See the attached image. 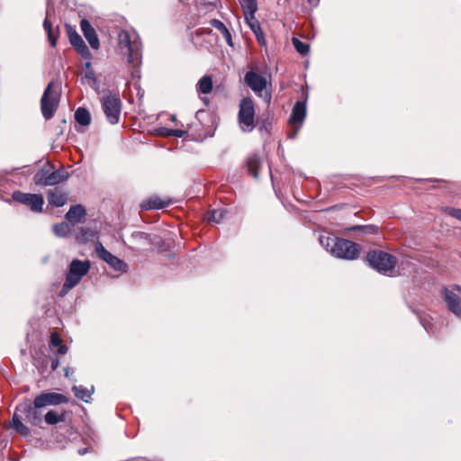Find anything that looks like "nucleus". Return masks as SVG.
<instances>
[{
    "label": "nucleus",
    "instance_id": "f257e3e1",
    "mask_svg": "<svg viewBox=\"0 0 461 461\" xmlns=\"http://www.w3.org/2000/svg\"><path fill=\"white\" fill-rule=\"evenodd\" d=\"M319 240L321 245L338 258L354 260L359 256V245L351 240L323 235L320 236Z\"/></svg>",
    "mask_w": 461,
    "mask_h": 461
},
{
    "label": "nucleus",
    "instance_id": "f03ea898",
    "mask_svg": "<svg viewBox=\"0 0 461 461\" xmlns=\"http://www.w3.org/2000/svg\"><path fill=\"white\" fill-rule=\"evenodd\" d=\"M118 41L121 51L127 56V62L132 68L131 76L140 77L139 67L142 59L141 43L136 38L131 39L126 31L120 32Z\"/></svg>",
    "mask_w": 461,
    "mask_h": 461
},
{
    "label": "nucleus",
    "instance_id": "7ed1b4c3",
    "mask_svg": "<svg viewBox=\"0 0 461 461\" xmlns=\"http://www.w3.org/2000/svg\"><path fill=\"white\" fill-rule=\"evenodd\" d=\"M91 263L89 260L73 259L68 267L65 282L59 291L60 297L66 296L69 291L76 287L82 278L89 272Z\"/></svg>",
    "mask_w": 461,
    "mask_h": 461
},
{
    "label": "nucleus",
    "instance_id": "20e7f679",
    "mask_svg": "<svg viewBox=\"0 0 461 461\" xmlns=\"http://www.w3.org/2000/svg\"><path fill=\"white\" fill-rule=\"evenodd\" d=\"M100 102L108 122L113 125L117 124L122 110V102L119 95L110 90L104 91L100 97Z\"/></svg>",
    "mask_w": 461,
    "mask_h": 461
},
{
    "label": "nucleus",
    "instance_id": "39448f33",
    "mask_svg": "<svg viewBox=\"0 0 461 461\" xmlns=\"http://www.w3.org/2000/svg\"><path fill=\"white\" fill-rule=\"evenodd\" d=\"M366 261L368 265L383 275L390 276V273L394 269L397 259L392 254L382 250H371L367 253Z\"/></svg>",
    "mask_w": 461,
    "mask_h": 461
},
{
    "label": "nucleus",
    "instance_id": "423d86ee",
    "mask_svg": "<svg viewBox=\"0 0 461 461\" xmlns=\"http://www.w3.org/2000/svg\"><path fill=\"white\" fill-rule=\"evenodd\" d=\"M69 175L67 171L54 170L51 164L46 163L33 176L34 183L37 185L47 186L55 185L66 181Z\"/></svg>",
    "mask_w": 461,
    "mask_h": 461
},
{
    "label": "nucleus",
    "instance_id": "0eeeda50",
    "mask_svg": "<svg viewBox=\"0 0 461 461\" xmlns=\"http://www.w3.org/2000/svg\"><path fill=\"white\" fill-rule=\"evenodd\" d=\"M238 121L243 132H250L255 128L254 103L249 97H245L240 101Z\"/></svg>",
    "mask_w": 461,
    "mask_h": 461
},
{
    "label": "nucleus",
    "instance_id": "6e6552de",
    "mask_svg": "<svg viewBox=\"0 0 461 461\" xmlns=\"http://www.w3.org/2000/svg\"><path fill=\"white\" fill-rule=\"evenodd\" d=\"M53 82L49 83L41 99V110L45 120H50L59 105V94L52 90Z\"/></svg>",
    "mask_w": 461,
    "mask_h": 461
},
{
    "label": "nucleus",
    "instance_id": "1a4fd4ad",
    "mask_svg": "<svg viewBox=\"0 0 461 461\" xmlns=\"http://www.w3.org/2000/svg\"><path fill=\"white\" fill-rule=\"evenodd\" d=\"M47 349L48 354L45 358L41 359V355H45V353L41 350L42 348H39V350L35 351L34 357V365L37 367L44 368L48 366L49 362L51 364V369L56 370L59 365V358L57 354L65 355L68 352V348H58L57 352L52 350V348H44Z\"/></svg>",
    "mask_w": 461,
    "mask_h": 461
},
{
    "label": "nucleus",
    "instance_id": "9d476101",
    "mask_svg": "<svg viewBox=\"0 0 461 461\" xmlns=\"http://www.w3.org/2000/svg\"><path fill=\"white\" fill-rule=\"evenodd\" d=\"M97 257L106 262L115 271L125 273L128 271V265L116 256L109 252L101 242L97 241L95 248Z\"/></svg>",
    "mask_w": 461,
    "mask_h": 461
},
{
    "label": "nucleus",
    "instance_id": "9b49d317",
    "mask_svg": "<svg viewBox=\"0 0 461 461\" xmlns=\"http://www.w3.org/2000/svg\"><path fill=\"white\" fill-rule=\"evenodd\" d=\"M41 407L36 406V401L32 403L26 400L16 407V411L24 415V419L32 425L38 426L41 422L42 413L40 411Z\"/></svg>",
    "mask_w": 461,
    "mask_h": 461
},
{
    "label": "nucleus",
    "instance_id": "f8f14e48",
    "mask_svg": "<svg viewBox=\"0 0 461 461\" xmlns=\"http://www.w3.org/2000/svg\"><path fill=\"white\" fill-rule=\"evenodd\" d=\"M13 199L22 204L27 205L33 212H40L42 211L44 199L41 194H25L16 191L13 194Z\"/></svg>",
    "mask_w": 461,
    "mask_h": 461
},
{
    "label": "nucleus",
    "instance_id": "ddd939ff",
    "mask_svg": "<svg viewBox=\"0 0 461 461\" xmlns=\"http://www.w3.org/2000/svg\"><path fill=\"white\" fill-rule=\"evenodd\" d=\"M34 400L36 401V406H41V408L68 402L67 396L54 392L41 393Z\"/></svg>",
    "mask_w": 461,
    "mask_h": 461
},
{
    "label": "nucleus",
    "instance_id": "4468645a",
    "mask_svg": "<svg viewBox=\"0 0 461 461\" xmlns=\"http://www.w3.org/2000/svg\"><path fill=\"white\" fill-rule=\"evenodd\" d=\"M442 296L449 312L461 319V298L454 291L442 289Z\"/></svg>",
    "mask_w": 461,
    "mask_h": 461
},
{
    "label": "nucleus",
    "instance_id": "2eb2a0df",
    "mask_svg": "<svg viewBox=\"0 0 461 461\" xmlns=\"http://www.w3.org/2000/svg\"><path fill=\"white\" fill-rule=\"evenodd\" d=\"M306 116V101H297L293 107L292 113L289 119L291 123H298L299 126L295 128L294 132L290 135V138H295L301 124L304 121Z\"/></svg>",
    "mask_w": 461,
    "mask_h": 461
},
{
    "label": "nucleus",
    "instance_id": "dca6fc26",
    "mask_svg": "<svg viewBox=\"0 0 461 461\" xmlns=\"http://www.w3.org/2000/svg\"><path fill=\"white\" fill-rule=\"evenodd\" d=\"M244 81L256 93L262 92L267 86L266 78L254 71H248L244 77Z\"/></svg>",
    "mask_w": 461,
    "mask_h": 461
},
{
    "label": "nucleus",
    "instance_id": "f3484780",
    "mask_svg": "<svg viewBox=\"0 0 461 461\" xmlns=\"http://www.w3.org/2000/svg\"><path fill=\"white\" fill-rule=\"evenodd\" d=\"M68 33L71 45L75 47L77 52L83 57H89V50L81 36L76 31H73L71 27H68Z\"/></svg>",
    "mask_w": 461,
    "mask_h": 461
},
{
    "label": "nucleus",
    "instance_id": "a211bd4d",
    "mask_svg": "<svg viewBox=\"0 0 461 461\" xmlns=\"http://www.w3.org/2000/svg\"><path fill=\"white\" fill-rule=\"evenodd\" d=\"M80 27L91 48L97 50L100 46L99 40L90 23L87 20L83 19L80 23Z\"/></svg>",
    "mask_w": 461,
    "mask_h": 461
},
{
    "label": "nucleus",
    "instance_id": "6ab92c4d",
    "mask_svg": "<svg viewBox=\"0 0 461 461\" xmlns=\"http://www.w3.org/2000/svg\"><path fill=\"white\" fill-rule=\"evenodd\" d=\"M47 199L50 205L61 207L68 201V194L59 189L50 190L47 193Z\"/></svg>",
    "mask_w": 461,
    "mask_h": 461
},
{
    "label": "nucleus",
    "instance_id": "aec40b11",
    "mask_svg": "<svg viewBox=\"0 0 461 461\" xmlns=\"http://www.w3.org/2000/svg\"><path fill=\"white\" fill-rule=\"evenodd\" d=\"M245 21H246V23L249 25V27L253 32V33L255 34L259 44L265 45L266 41L264 39L263 32H262L260 24H259L258 21L256 19V17L249 16V18H246Z\"/></svg>",
    "mask_w": 461,
    "mask_h": 461
},
{
    "label": "nucleus",
    "instance_id": "412c9836",
    "mask_svg": "<svg viewBox=\"0 0 461 461\" xmlns=\"http://www.w3.org/2000/svg\"><path fill=\"white\" fill-rule=\"evenodd\" d=\"M86 216V210L81 204L72 205L66 213L68 221L79 222Z\"/></svg>",
    "mask_w": 461,
    "mask_h": 461
},
{
    "label": "nucleus",
    "instance_id": "4be33fe9",
    "mask_svg": "<svg viewBox=\"0 0 461 461\" xmlns=\"http://www.w3.org/2000/svg\"><path fill=\"white\" fill-rule=\"evenodd\" d=\"M72 391L77 399L82 400L85 402H88L94 393V386H91V388L88 389L82 385H74L72 387Z\"/></svg>",
    "mask_w": 461,
    "mask_h": 461
},
{
    "label": "nucleus",
    "instance_id": "5701e85b",
    "mask_svg": "<svg viewBox=\"0 0 461 461\" xmlns=\"http://www.w3.org/2000/svg\"><path fill=\"white\" fill-rule=\"evenodd\" d=\"M240 4L245 19L249 18V16H255L258 11V3L256 0H240Z\"/></svg>",
    "mask_w": 461,
    "mask_h": 461
},
{
    "label": "nucleus",
    "instance_id": "b1692460",
    "mask_svg": "<svg viewBox=\"0 0 461 461\" xmlns=\"http://www.w3.org/2000/svg\"><path fill=\"white\" fill-rule=\"evenodd\" d=\"M210 24L222 33V36L229 46H233L231 34L222 22L217 19H212L211 20Z\"/></svg>",
    "mask_w": 461,
    "mask_h": 461
},
{
    "label": "nucleus",
    "instance_id": "393cba45",
    "mask_svg": "<svg viewBox=\"0 0 461 461\" xmlns=\"http://www.w3.org/2000/svg\"><path fill=\"white\" fill-rule=\"evenodd\" d=\"M262 164L261 158L258 155H252L249 158L247 166L249 173L255 177H258V169Z\"/></svg>",
    "mask_w": 461,
    "mask_h": 461
},
{
    "label": "nucleus",
    "instance_id": "a878e982",
    "mask_svg": "<svg viewBox=\"0 0 461 461\" xmlns=\"http://www.w3.org/2000/svg\"><path fill=\"white\" fill-rule=\"evenodd\" d=\"M167 205V203L160 200L158 197H151L144 201L140 207L143 210H153V209H162Z\"/></svg>",
    "mask_w": 461,
    "mask_h": 461
},
{
    "label": "nucleus",
    "instance_id": "bb28decb",
    "mask_svg": "<svg viewBox=\"0 0 461 461\" xmlns=\"http://www.w3.org/2000/svg\"><path fill=\"white\" fill-rule=\"evenodd\" d=\"M75 120L82 126H88L91 122V116L86 108L79 107L75 112Z\"/></svg>",
    "mask_w": 461,
    "mask_h": 461
},
{
    "label": "nucleus",
    "instance_id": "cd10ccee",
    "mask_svg": "<svg viewBox=\"0 0 461 461\" xmlns=\"http://www.w3.org/2000/svg\"><path fill=\"white\" fill-rule=\"evenodd\" d=\"M52 230L55 235L59 238L68 237L71 234L70 225L65 221L54 224Z\"/></svg>",
    "mask_w": 461,
    "mask_h": 461
},
{
    "label": "nucleus",
    "instance_id": "c85d7f7f",
    "mask_svg": "<svg viewBox=\"0 0 461 461\" xmlns=\"http://www.w3.org/2000/svg\"><path fill=\"white\" fill-rule=\"evenodd\" d=\"M95 237V232L90 228L81 227L77 234V240L79 242L85 243L92 240Z\"/></svg>",
    "mask_w": 461,
    "mask_h": 461
},
{
    "label": "nucleus",
    "instance_id": "c756f323",
    "mask_svg": "<svg viewBox=\"0 0 461 461\" xmlns=\"http://www.w3.org/2000/svg\"><path fill=\"white\" fill-rule=\"evenodd\" d=\"M11 427L23 436H26L30 432L29 429L21 421L16 413L13 417Z\"/></svg>",
    "mask_w": 461,
    "mask_h": 461
},
{
    "label": "nucleus",
    "instance_id": "7c9ffc66",
    "mask_svg": "<svg viewBox=\"0 0 461 461\" xmlns=\"http://www.w3.org/2000/svg\"><path fill=\"white\" fill-rule=\"evenodd\" d=\"M197 86H198L199 92H201L203 94H209L212 89V80L211 77H208V76L203 77L199 80Z\"/></svg>",
    "mask_w": 461,
    "mask_h": 461
},
{
    "label": "nucleus",
    "instance_id": "2f4dec72",
    "mask_svg": "<svg viewBox=\"0 0 461 461\" xmlns=\"http://www.w3.org/2000/svg\"><path fill=\"white\" fill-rule=\"evenodd\" d=\"M225 215V210L222 208L213 209L209 212L208 221L214 223H219Z\"/></svg>",
    "mask_w": 461,
    "mask_h": 461
},
{
    "label": "nucleus",
    "instance_id": "473e14b6",
    "mask_svg": "<svg viewBox=\"0 0 461 461\" xmlns=\"http://www.w3.org/2000/svg\"><path fill=\"white\" fill-rule=\"evenodd\" d=\"M43 27L48 33V38L50 41L51 46L55 47L57 44V37L55 35L54 30L52 29L51 23H50L47 17L43 22Z\"/></svg>",
    "mask_w": 461,
    "mask_h": 461
},
{
    "label": "nucleus",
    "instance_id": "72a5a7b5",
    "mask_svg": "<svg viewBox=\"0 0 461 461\" xmlns=\"http://www.w3.org/2000/svg\"><path fill=\"white\" fill-rule=\"evenodd\" d=\"M63 420L64 416H59L55 411H49L45 415V421L50 425H55Z\"/></svg>",
    "mask_w": 461,
    "mask_h": 461
},
{
    "label": "nucleus",
    "instance_id": "f704fd0d",
    "mask_svg": "<svg viewBox=\"0 0 461 461\" xmlns=\"http://www.w3.org/2000/svg\"><path fill=\"white\" fill-rule=\"evenodd\" d=\"M293 44L295 50L302 55H306L310 50V47L307 43L303 42L296 38L293 39Z\"/></svg>",
    "mask_w": 461,
    "mask_h": 461
},
{
    "label": "nucleus",
    "instance_id": "c9c22d12",
    "mask_svg": "<svg viewBox=\"0 0 461 461\" xmlns=\"http://www.w3.org/2000/svg\"><path fill=\"white\" fill-rule=\"evenodd\" d=\"M352 230H362L367 234H375L378 231V228L375 225H356L351 228Z\"/></svg>",
    "mask_w": 461,
    "mask_h": 461
},
{
    "label": "nucleus",
    "instance_id": "e433bc0d",
    "mask_svg": "<svg viewBox=\"0 0 461 461\" xmlns=\"http://www.w3.org/2000/svg\"><path fill=\"white\" fill-rule=\"evenodd\" d=\"M61 339L58 333L53 332L50 337V346H61Z\"/></svg>",
    "mask_w": 461,
    "mask_h": 461
},
{
    "label": "nucleus",
    "instance_id": "4c0bfd02",
    "mask_svg": "<svg viewBox=\"0 0 461 461\" xmlns=\"http://www.w3.org/2000/svg\"><path fill=\"white\" fill-rule=\"evenodd\" d=\"M186 134L185 131L183 130H170L168 131V133H167V136H175L177 138H182Z\"/></svg>",
    "mask_w": 461,
    "mask_h": 461
},
{
    "label": "nucleus",
    "instance_id": "58836bf2",
    "mask_svg": "<svg viewBox=\"0 0 461 461\" xmlns=\"http://www.w3.org/2000/svg\"><path fill=\"white\" fill-rule=\"evenodd\" d=\"M84 79L88 80L89 84L94 82V80H96V77L95 76V73L92 70L87 71L85 76Z\"/></svg>",
    "mask_w": 461,
    "mask_h": 461
},
{
    "label": "nucleus",
    "instance_id": "ea45409f",
    "mask_svg": "<svg viewBox=\"0 0 461 461\" xmlns=\"http://www.w3.org/2000/svg\"><path fill=\"white\" fill-rule=\"evenodd\" d=\"M133 238L140 239V240H149V235L144 233V232H135L132 234Z\"/></svg>",
    "mask_w": 461,
    "mask_h": 461
},
{
    "label": "nucleus",
    "instance_id": "a19ab883",
    "mask_svg": "<svg viewBox=\"0 0 461 461\" xmlns=\"http://www.w3.org/2000/svg\"><path fill=\"white\" fill-rule=\"evenodd\" d=\"M450 214L453 217H455V218H456V219L461 221V210L460 209H451L450 210Z\"/></svg>",
    "mask_w": 461,
    "mask_h": 461
},
{
    "label": "nucleus",
    "instance_id": "79ce46f5",
    "mask_svg": "<svg viewBox=\"0 0 461 461\" xmlns=\"http://www.w3.org/2000/svg\"><path fill=\"white\" fill-rule=\"evenodd\" d=\"M90 86L97 94H101L100 87H99V82L97 79L94 80V82L90 83Z\"/></svg>",
    "mask_w": 461,
    "mask_h": 461
},
{
    "label": "nucleus",
    "instance_id": "37998d69",
    "mask_svg": "<svg viewBox=\"0 0 461 461\" xmlns=\"http://www.w3.org/2000/svg\"><path fill=\"white\" fill-rule=\"evenodd\" d=\"M64 372L66 377H69V375L73 374V370L70 367H66Z\"/></svg>",
    "mask_w": 461,
    "mask_h": 461
},
{
    "label": "nucleus",
    "instance_id": "c03bdc74",
    "mask_svg": "<svg viewBox=\"0 0 461 461\" xmlns=\"http://www.w3.org/2000/svg\"><path fill=\"white\" fill-rule=\"evenodd\" d=\"M453 289L457 291V292H459V293H461V286L458 285H453Z\"/></svg>",
    "mask_w": 461,
    "mask_h": 461
},
{
    "label": "nucleus",
    "instance_id": "a18cd8bd",
    "mask_svg": "<svg viewBox=\"0 0 461 461\" xmlns=\"http://www.w3.org/2000/svg\"><path fill=\"white\" fill-rule=\"evenodd\" d=\"M171 129H163V135L167 136V133H168V131H170Z\"/></svg>",
    "mask_w": 461,
    "mask_h": 461
},
{
    "label": "nucleus",
    "instance_id": "49530a36",
    "mask_svg": "<svg viewBox=\"0 0 461 461\" xmlns=\"http://www.w3.org/2000/svg\"><path fill=\"white\" fill-rule=\"evenodd\" d=\"M309 3L316 5L318 3V0H308Z\"/></svg>",
    "mask_w": 461,
    "mask_h": 461
},
{
    "label": "nucleus",
    "instance_id": "de8ad7c7",
    "mask_svg": "<svg viewBox=\"0 0 461 461\" xmlns=\"http://www.w3.org/2000/svg\"><path fill=\"white\" fill-rule=\"evenodd\" d=\"M90 66H91V62H89V61H88V62H86V68H90Z\"/></svg>",
    "mask_w": 461,
    "mask_h": 461
},
{
    "label": "nucleus",
    "instance_id": "09e8293b",
    "mask_svg": "<svg viewBox=\"0 0 461 461\" xmlns=\"http://www.w3.org/2000/svg\"><path fill=\"white\" fill-rule=\"evenodd\" d=\"M175 119H176V116H175V115H173V116H172V121H175Z\"/></svg>",
    "mask_w": 461,
    "mask_h": 461
}]
</instances>
